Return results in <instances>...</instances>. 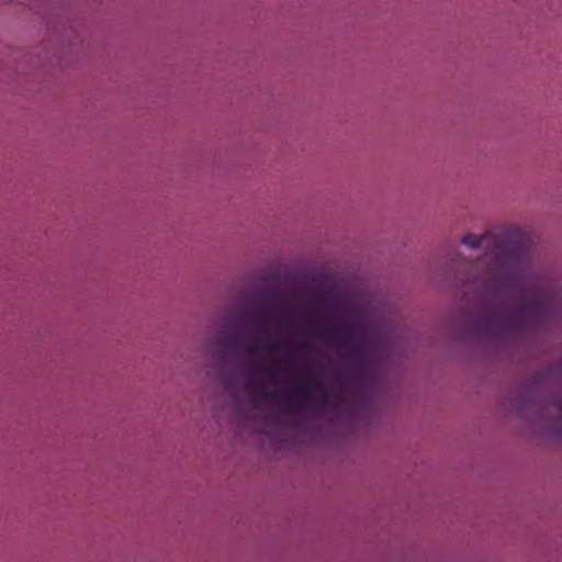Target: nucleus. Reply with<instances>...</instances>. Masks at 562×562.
<instances>
[{
	"instance_id": "obj_2",
	"label": "nucleus",
	"mask_w": 562,
	"mask_h": 562,
	"mask_svg": "<svg viewBox=\"0 0 562 562\" xmlns=\"http://www.w3.org/2000/svg\"><path fill=\"white\" fill-rule=\"evenodd\" d=\"M290 358L272 360L269 366H256L246 380L247 389L255 400L271 404L285 402L294 413L302 411V405L316 408L328 402L329 390L318 375H311L307 381L296 384L289 393L277 391L267 392L265 382L278 384L281 381V363H288Z\"/></svg>"
},
{
	"instance_id": "obj_5",
	"label": "nucleus",
	"mask_w": 562,
	"mask_h": 562,
	"mask_svg": "<svg viewBox=\"0 0 562 562\" xmlns=\"http://www.w3.org/2000/svg\"><path fill=\"white\" fill-rule=\"evenodd\" d=\"M221 344L227 351H232L237 347V339L235 337H227Z\"/></svg>"
},
{
	"instance_id": "obj_6",
	"label": "nucleus",
	"mask_w": 562,
	"mask_h": 562,
	"mask_svg": "<svg viewBox=\"0 0 562 562\" xmlns=\"http://www.w3.org/2000/svg\"><path fill=\"white\" fill-rule=\"evenodd\" d=\"M282 300H283V297H282L281 291H280L279 288H274V289H272L270 291V293H269V301L270 302L276 303V302H280Z\"/></svg>"
},
{
	"instance_id": "obj_1",
	"label": "nucleus",
	"mask_w": 562,
	"mask_h": 562,
	"mask_svg": "<svg viewBox=\"0 0 562 562\" xmlns=\"http://www.w3.org/2000/svg\"><path fill=\"white\" fill-rule=\"evenodd\" d=\"M487 288L496 295L513 294L519 303L509 311L499 304L479 317L475 333L482 336H495L518 328L524 324L537 325L550 307L541 281L514 256L506 259L496 257L493 263Z\"/></svg>"
},
{
	"instance_id": "obj_8",
	"label": "nucleus",
	"mask_w": 562,
	"mask_h": 562,
	"mask_svg": "<svg viewBox=\"0 0 562 562\" xmlns=\"http://www.w3.org/2000/svg\"><path fill=\"white\" fill-rule=\"evenodd\" d=\"M291 346H292V348H294L295 350H299V351L306 350L310 347V345L307 342H295V344H292Z\"/></svg>"
},
{
	"instance_id": "obj_7",
	"label": "nucleus",
	"mask_w": 562,
	"mask_h": 562,
	"mask_svg": "<svg viewBox=\"0 0 562 562\" xmlns=\"http://www.w3.org/2000/svg\"><path fill=\"white\" fill-rule=\"evenodd\" d=\"M280 346L277 345V344H270V345H266V346H259L257 345L256 347H251V348H248V352H254L256 350H259V349H271V350H276V349H279Z\"/></svg>"
},
{
	"instance_id": "obj_4",
	"label": "nucleus",
	"mask_w": 562,
	"mask_h": 562,
	"mask_svg": "<svg viewBox=\"0 0 562 562\" xmlns=\"http://www.w3.org/2000/svg\"><path fill=\"white\" fill-rule=\"evenodd\" d=\"M461 243L472 249H476L482 244V237L473 234H468L461 239Z\"/></svg>"
},
{
	"instance_id": "obj_3",
	"label": "nucleus",
	"mask_w": 562,
	"mask_h": 562,
	"mask_svg": "<svg viewBox=\"0 0 562 562\" xmlns=\"http://www.w3.org/2000/svg\"><path fill=\"white\" fill-rule=\"evenodd\" d=\"M313 334L329 342H336L346 351V357L353 362L356 370L364 367L366 355L360 338V325L348 319L342 326H325L315 317H307Z\"/></svg>"
}]
</instances>
